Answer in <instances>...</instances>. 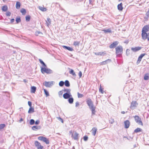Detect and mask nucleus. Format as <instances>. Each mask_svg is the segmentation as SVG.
<instances>
[{
    "instance_id": "1",
    "label": "nucleus",
    "mask_w": 149,
    "mask_h": 149,
    "mask_svg": "<svg viewBox=\"0 0 149 149\" xmlns=\"http://www.w3.org/2000/svg\"><path fill=\"white\" fill-rule=\"evenodd\" d=\"M123 48L121 45L118 46L115 48V53L116 56L118 57H120L123 52Z\"/></svg>"
},
{
    "instance_id": "2",
    "label": "nucleus",
    "mask_w": 149,
    "mask_h": 149,
    "mask_svg": "<svg viewBox=\"0 0 149 149\" xmlns=\"http://www.w3.org/2000/svg\"><path fill=\"white\" fill-rule=\"evenodd\" d=\"M134 118L135 122L139 125L141 126L143 125V123L142 119L138 116L135 115L134 117Z\"/></svg>"
},
{
    "instance_id": "3",
    "label": "nucleus",
    "mask_w": 149,
    "mask_h": 149,
    "mask_svg": "<svg viewBox=\"0 0 149 149\" xmlns=\"http://www.w3.org/2000/svg\"><path fill=\"white\" fill-rule=\"evenodd\" d=\"M141 36L143 40H145L147 39L148 41H149V32H142Z\"/></svg>"
},
{
    "instance_id": "4",
    "label": "nucleus",
    "mask_w": 149,
    "mask_h": 149,
    "mask_svg": "<svg viewBox=\"0 0 149 149\" xmlns=\"http://www.w3.org/2000/svg\"><path fill=\"white\" fill-rule=\"evenodd\" d=\"M38 139L40 141H42L44 142L45 143L47 144L49 143V140L45 137L43 136H39L38 137Z\"/></svg>"
},
{
    "instance_id": "5",
    "label": "nucleus",
    "mask_w": 149,
    "mask_h": 149,
    "mask_svg": "<svg viewBox=\"0 0 149 149\" xmlns=\"http://www.w3.org/2000/svg\"><path fill=\"white\" fill-rule=\"evenodd\" d=\"M79 134L76 132H73L72 134V137L74 140H78L79 139Z\"/></svg>"
},
{
    "instance_id": "6",
    "label": "nucleus",
    "mask_w": 149,
    "mask_h": 149,
    "mask_svg": "<svg viewBox=\"0 0 149 149\" xmlns=\"http://www.w3.org/2000/svg\"><path fill=\"white\" fill-rule=\"evenodd\" d=\"M41 71L43 74L45 73L47 74H50L51 72L52 71L50 69H48L45 68H41Z\"/></svg>"
},
{
    "instance_id": "7",
    "label": "nucleus",
    "mask_w": 149,
    "mask_h": 149,
    "mask_svg": "<svg viewBox=\"0 0 149 149\" xmlns=\"http://www.w3.org/2000/svg\"><path fill=\"white\" fill-rule=\"evenodd\" d=\"M34 144L35 146L38 149H43V146H42L40 143L38 141H35Z\"/></svg>"
},
{
    "instance_id": "8",
    "label": "nucleus",
    "mask_w": 149,
    "mask_h": 149,
    "mask_svg": "<svg viewBox=\"0 0 149 149\" xmlns=\"http://www.w3.org/2000/svg\"><path fill=\"white\" fill-rule=\"evenodd\" d=\"M138 105V103L136 101H132L131 102L130 107L132 109H134Z\"/></svg>"
},
{
    "instance_id": "9",
    "label": "nucleus",
    "mask_w": 149,
    "mask_h": 149,
    "mask_svg": "<svg viewBox=\"0 0 149 149\" xmlns=\"http://www.w3.org/2000/svg\"><path fill=\"white\" fill-rule=\"evenodd\" d=\"M149 31V25L145 26L142 28V32H147Z\"/></svg>"
},
{
    "instance_id": "10",
    "label": "nucleus",
    "mask_w": 149,
    "mask_h": 149,
    "mask_svg": "<svg viewBox=\"0 0 149 149\" xmlns=\"http://www.w3.org/2000/svg\"><path fill=\"white\" fill-rule=\"evenodd\" d=\"M86 102L88 105L89 106V108H90V107L92 106H94L93 104V102L91 99H88L86 100Z\"/></svg>"
},
{
    "instance_id": "11",
    "label": "nucleus",
    "mask_w": 149,
    "mask_h": 149,
    "mask_svg": "<svg viewBox=\"0 0 149 149\" xmlns=\"http://www.w3.org/2000/svg\"><path fill=\"white\" fill-rule=\"evenodd\" d=\"M118 44V42L117 41H115L111 44L109 47L110 48L112 49L115 47Z\"/></svg>"
},
{
    "instance_id": "12",
    "label": "nucleus",
    "mask_w": 149,
    "mask_h": 149,
    "mask_svg": "<svg viewBox=\"0 0 149 149\" xmlns=\"http://www.w3.org/2000/svg\"><path fill=\"white\" fill-rule=\"evenodd\" d=\"M44 85L47 87H50L53 85L52 82H46L45 81L44 84Z\"/></svg>"
},
{
    "instance_id": "13",
    "label": "nucleus",
    "mask_w": 149,
    "mask_h": 149,
    "mask_svg": "<svg viewBox=\"0 0 149 149\" xmlns=\"http://www.w3.org/2000/svg\"><path fill=\"white\" fill-rule=\"evenodd\" d=\"M63 98L65 99H67L72 97V95L70 93H65L63 95Z\"/></svg>"
},
{
    "instance_id": "14",
    "label": "nucleus",
    "mask_w": 149,
    "mask_h": 149,
    "mask_svg": "<svg viewBox=\"0 0 149 149\" xmlns=\"http://www.w3.org/2000/svg\"><path fill=\"white\" fill-rule=\"evenodd\" d=\"M125 127L126 128H128L130 125V122L128 120H125L124 122Z\"/></svg>"
},
{
    "instance_id": "15",
    "label": "nucleus",
    "mask_w": 149,
    "mask_h": 149,
    "mask_svg": "<svg viewBox=\"0 0 149 149\" xmlns=\"http://www.w3.org/2000/svg\"><path fill=\"white\" fill-rule=\"evenodd\" d=\"M142 47H132L131 48V50L134 52H136L140 50Z\"/></svg>"
},
{
    "instance_id": "16",
    "label": "nucleus",
    "mask_w": 149,
    "mask_h": 149,
    "mask_svg": "<svg viewBox=\"0 0 149 149\" xmlns=\"http://www.w3.org/2000/svg\"><path fill=\"white\" fill-rule=\"evenodd\" d=\"M146 55L145 54H141L138 58L137 63H139L141 62L142 58Z\"/></svg>"
},
{
    "instance_id": "17",
    "label": "nucleus",
    "mask_w": 149,
    "mask_h": 149,
    "mask_svg": "<svg viewBox=\"0 0 149 149\" xmlns=\"http://www.w3.org/2000/svg\"><path fill=\"white\" fill-rule=\"evenodd\" d=\"M97 129L95 127H93L91 130V132L93 135L94 136L95 135Z\"/></svg>"
},
{
    "instance_id": "18",
    "label": "nucleus",
    "mask_w": 149,
    "mask_h": 149,
    "mask_svg": "<svg viewBox=\"0 0 149 149\" xmlns=\"http://www.w3.org/2000/svg\"><path fill=\"white\" fill-rule=\"evenodd\" d=\"M117 7L118 9L120 11H122L123 9L122 3H121L120 4H118L117 6Z\"/></svg>"
},
{
    "instance_id": "19",
    "label": "nucleus",
    "mask_w": 149,
    "mask_h": 149,
    "mask_svg": "<svg viewBox=\"0 0 149 149\" xmlns=\"http://www.w3.org/2000/svg\"><path fill=\"white\" fill-rule=\"evenodd\" d=\"M90 109H91V110L92 111V115H94L95 114V107H94V106H92L90 108H89Z\"/></svg>"
},
{
    "instance_id": "20",
    "label": "nucleus",
    "mask_w": 149,
    "mask_h": 149,
    "mask_svg": "<svg viewBox=\"0 0 149 149\" xmlns=\"http://www.w3.org/2000/svg\"><path fill=\"white\" fill-rule=\"evenodd\" d=\"M63 47L65 49L70 51H72L73 50V48L70 47H67L65 46H63Z\"/></svg>"
},
{
    "instance_id": "21",
    "label": "nucleus",
    "mask_w": 149,
    "mask_h": 149,
    "mask_svg": "<svg viewBox=\"0 0 149 149\" xmlns=\"http://www.w3.org/2000/svg\"><path fill=\"white\" fill-rule=\"evenodd\" d=\"M142 130L139 127L137 128L136 129L134 130V132L135 133H138L139 132H141L142 131Z\"/></svg>"
},
{
    "instance_id": "22",
    "label": "nucleus",
    "mask_w": 149,
    "mask_h": 149,
    "mask_svg": "<svg viewBox=\"0 0 149 149\" xmlns=\"http://www.w3.org/2000/svg\"><path fill=\"white\" fill-rule=\"evenodd\" d=\"M36 90V87L33 86L31 88V93H35Z\"/></svg>"
},
{
    "instance_id": "23",
    "label": "nucleus",
    "mask_w": 149,
    "mask_h": 149,
    "mask_svg": "<svg viewBox=\"0 0 149 149\" xmlns=\"http://www.w3.org/2000/svg\"><path fill=\"white\" fill-rule=\"evenodd\" d=\"M20 3L19 2L17 1L16 2V7L17 9H19L20 7Z\"/></svg>"
},
{
    "instance_id": "24",
    "label": "nucleus",
    "mask_w": 149,
    "mask_h": 149,
    "mask_svg": "<svg viewBox=\"0 0 149 149\" xmlns=\"http://www.w3.org/2000/svg\"><path fill=\"white\" fill-rule=\"evenodd\" d=\"M8 7L7 6L5 5L2 7V10L3 11H6L8 10Z\"/></svg>"
},
{
    "instance_id": "25",
    "label": "nucleus",
    "mask_w": 149,
    "mask_h": 149,
    "mask_svg": "<svg viewBox=\"0 0 149 149\" xmlns=\"http://www.w3.org/2000/svg\"><path fill=\"white\" fill-rule=\"evenodd\" d=\"M39 9L42 11H45L47 10V9L45 8H44L43 7L39 6Z\"/></svg>"
},
{
    "instance_id": "26",
    "label": "nucleus",
    "mask_w": 149,
    "mask_h": 149,
    "mask_svg": "<svg viewBox=\"0 0 149 149\" xmlns=\"http://www.w3.org/2000/svg\"><path fill=\"white\" fill-rule=\"evenodd\" d=\"M149 78V74L148 73H147L144 76V79L145 80H148Z\"/></svg>"
},
{
    "instance_id": "27",
    "label": "nucleus",
    "mask_w": 149,
    "mask_h": 149,
    "mask_svg": "<svg viewBox=\"0 0 149 149\" xmlns=\"http://www.w3.org/2000/svg\"><path fill=\"white\" fill-rule=\"evenodd\" d=\"M34 111V109L33 108L31 107L29 108L28 111V113H31L33 112Z\"/></svg>"
},
{
    "instance_id": "28",
    "label": "nucleus",
    "mask_w": 149,
    "mask_h": 149,
    "mask_svg": "<svg viewBox=\"0 0 149 149\" xmlns=\"http://www.w3.org/2000/svg\"><path fill=\"white\" fill-rule=\"evenodd\" d=\"M20 12L23 15H25L26 13V10L24 8L21 9L20 10Z\"/></svg>"
},
{
    "instance_id": "29",
    "label": "nucleus",
    "mask_w": 149,
    "mask_h": 149,
    "mask_svg": "<svg viewBox=\"0 0 149 149\" xmlns=\"http://www.w3.org/2000/svg\"><path fill=\"white\" fill-rule=\"evenodd\" d=\"M69 73L73 76H76L75 73L73 70L71 69L69 71Z\"/></svg>"
},
{
    "instance_id": "30",
    "label": "nucleus",
    "mask_w": 149,
    "mask_h": 149,
    "mask_svg": "<svg viewBox=\"0 0 149 149\" xmlns=\"http://www.w3.org/2000/svg\"><path fill=\"white\" fill-rule=\"evenodd\" d=\"M99 91L102 94L104 93V88H102L101 85H100V86L99 89Z\"/></svg>"
},
{
    "instance_id": "31",
    "label": "nucleus",
    "mask_w": 149,
    "mask_h": 149,
    "mask_svg": "<svg viewBox=\"0 0 149 149\" xmlns=\"http://www.w3.org/2000/svg\"><path fill=\"white\" fill-rule=\"evenodd\" d=\"M65 85L67 87H69L70 86V84L68 80H65Z\"/></svg>"
},
{
    "instance_id": "32",
    "label": "nucleus",
    "mask_w": 149,
    "mask_h": 149,
    "mask_svg": "<svg viewBox=\"0 0 149 149\" xmlns=\"http://www.w3.org/2000/svg\"><path fill=\"white\" fill-rule=\"evenodd\" d=\"M80 44V42L75 41L74 42L73 45L74 46H78Z\"/></svg>"
},
{
    "instance_id": "33",
    "label": "nucleus",
    "mask_w": 149,
    "mask_h": 149,
    "mask_svg": "<svg viewBox=\"0 0 149 149\" xmlns=\"http://www.w3.org/2000/svg\"><path fill=\"white\" fill-rule=\"evenodd\" d=\"M68 99V102L70 104H72L73 103V99L72 97H70V98H69Z\"/></svg>"
},
{
    "instance_id": "34",
    "label": "nucleus",
    "mask_w": 149,
    "mask_h": 149,
    "mask_svg": "<svg viewBox=\"0 0 149 149\" xmlns=\"http://www.w3.org/2000/svg\"><path fill=\"white\" fill-rule=\"evenodd\" d=\"M26 20L27 21H29L30 19V16L29 15H28L26 16Z\"/></svg>"
},
{
    "instance_id": "35",
    "label": "nucleus",
    "mask_w": 149,
    "mask_h": 149,
    "mask_svg": "<svg viewBox=\"0 0 149 149\" xmlns=\"http://www.w3.org/2000/svg\"><path fill=\"white\" fill-rule=\"evenodd\" d=\"M21 19H20V17H17L16 18V22L17 23H18L19 22H21Z\"/></svg>"
},
{
    "instance_id": "36",
    "label": "nucleus",
    "mask_w": 149,
    "mask_h": 149,
    "mask_svg": "<svg viewBox=\"0 0 149 149\" xmlns=\"http://www.w3.org/2000/svg\"><path fill=\"white\" fill-rule=\"evenodd\" d=\"M32 129L33 130L36 131L39 129V127L36 126H34L32 127Z\"/></svg>"
},
{
    "instance_id": "37",
    "label": "nucleus",
    "mask_w": 149,
    "mask_h": 149,
    "mask_svg": "<svg viewBox=\"0 0 149 149\" xmlns=\"http://www.w3.org/2000/svg\"><path fill=\"white\" fill-rule=\"evenodd\" d=\"M63 90L64 92H66V93H70V92L71 91L70 89H64Z\"/></svg>"
},
{
    "instance_id": "38",
    "label": "nucleus",
    "mask_w": 149,
    "mask_h": 149,
    "mask_svg": "<svg viewBox=\"0 0 149 149\" xmlns=\"http://www.w3.org/2000/svg\"><path fill=\"white\" fill-rule=\"evenodd\" d=\"M6 126V125L4 124H0V130L2 129Z\"/></svg>"
},
{
    "instance_id": "39",
    "label": "nucleus",
    "mask_w": 149,
    "mask_h": 149,
    "mask_svg": "<svg viewBox=\"0 0 149 149\" xmlns=\"http://www.w3.org/2000/svg\"><path fill=\"white\" fill-rule=\"evenodd\" d=\"M63 90H62V91H60L58 92V95L60 97H61L62 96V95L63 94Z\"/></svg>"
},
{
    "instance_id": "40",
    "label": "nucleus",
    "mask_w": 149,
    "mask_h": 149,
    "mask_svg": "<svg viewBox=\"0 0 149 149\" xmlns=\"http://www.w3.org/2000/svg\"><path fill=\"white\" fill-rule=\"evenodd\" d=\"M45 93V95H46L47 97L49 96V94L48 92L45 89H43Z\"/></svg>"
},
{
    "instance_id": "41",
    "label": "nucleus",
    "mask_w": 149,
    "mask_h": 149,
    "mask_svg": "<svg viewBox=\"0 0 149 149\" xmlns=\"http://www.w3.org/2000/svg\"><path fill=\"white\" fill-rule=\"evenodd\" d=\"M111 61V60L110 59H108L106 60H105L104 61V62H104L105 63V65H106L110 62Z\"/></svg>"
},
{
    "instance_id": "42",
    "label": "nucleus",
    "mask_w": 149,
    "mask_h": 149,
    "mask_svg": "<svg viewBox=\"0 0 149 149\" xmlns=\"http://www.w3.org/2000/svg\"><path fill=\"white\" fill-rule=\"evenodd\" d=\"M51 22V20L50 18H47V20L46 21V22L47 23L48 25H49Z\"/></svg>"
},
{
    "instance_id": "43",
    "label": "nucleus",
    "mask_w": 149,
    "mask_h": 149,
    "mask_svg": "<svg viewBox=\"0 0 149 149\" xmlns=\"http://www.w3.org/2000/svg\"><path fill=\"white\" fill-rule=\"evenodd\" d=\"M109 123L111 124H113L114 122V120L113 118H111L109 120Z\"/></svg>"
},
{
    "instance_id": "44",
    "label": "nucleus",
    "mask_w": 149,
    "mask_h": 149,
    "mask_svg": "<svg viewBox=\"0 0 149 149\" xmlns=\"http://www.w3.org/2000/svg\"><path fill=\"white\" fill-rule=\"evenodd\" d=\"M64 84V82L62 81H60L59 83V85L60 86H62Z\"/></svg>"
},
{
    "instance_id": "45",
    "label": "nucleus",
    "mask_w": 149,
    "mask_h": 149,
    "mask_svg": "<svg viewBox=\"0 0 149 149\" xmlns=\"http://www.w3.org/2000/svg\"><path fill=\"white\" fill-rule=\"evenodd\" d=\"M105 54H106V53H104V52H99L97 53V55L102 56L104 55Z\"/></svg>"
},
{
    "instance_id": "46",
    "label": "nucleus",
    "mask_w": 149,
    "mask_h": 149,
    "mask_svg": "<svg viewBox=\"0 0 149 149\" xmlns=\"http://www.w3.org/2000/svg\"><path fill=\"white\" fill-rule=\"evenodd\" d=\"M103 31H104L105 33H107V32H111V30L110 29H107V30H102Z\"/></svg>"
},
{
    "instance_id": "47",
    "label": "nucleus",
    "mask_w": 149,
    "mask_h": 149,
    "mask_svg": "<svg viewBox=\"0 0 149 149\" xmlns=\"http://www.w3.org/2000/svg\"><path fill=\"white\" fill-rule=\"evenodd\" d=\"M34 120L33 119H31L30 122V124L31 125H32L34 124Z\"/></svg>"
},
{
    "instance_id": "48",
    "label": "nucleus",
    "mask_w": 149,
    "mask_h": 149,
    "mask_svg": "<svg viewBox=\"0 0 149 149\" xmlns=\"http://www.w3.org/2000/svg\"><path fill=\"white\" fill-rule=\"evenodd\" d=\"M39 61L40 62V63L42 64V65L45 66H46V65L44 63L41 59H39Z\"/></svg>"
},
{
    "instance_id": "49",
    "label": "nucleus",
    "mask_w": 149,
    "mask_h": 149,
    "mask_svg": "<svg viewBox=\"0 0 149 149\" xmlns=\"http://www.w3.org/2000/svg\"><path fill=\"white\" fill-rule=\"evenodd\" d=\"M77 95L79 98H81L83 96V95L82 94H80L78 92L77 93Z\"/></svg>"
},
{
    "instance_id": "50",
    "label": "nucleus",
    "mask_w": 149,
    "mask_h": 149,
    "mask_svg": "<svg viewBox=\"0 0 149 149\" xmlns=\"http://www.w3.org/2000/svg\"><path fill=\"white\" fill-rule=\"evenodd\" d=\"M146 15L148 17H149V8L148 9V11L146 13Z\"/></svg>"
},
{
    "instance_id": "51",
    "label": "nucleus",
    "mask_w": 149,
    "mask_h": 149,
    "mask_svg": "<svg viewBox=\"0 0 149 149\" xmlns=\"http://www.w3.org/2000/svg\"><path fill=\"white\" fill-rule=\"evenodd\" d=\"M84 140L85 141H86L88 139V137L86 136H85L84 137Z\"/></svg>"
},
{
    "instance_id": "52",
    "label": "nucleus",
    "mask_w": 149,
    "mask_h": 149,
    "mask_svg": "<svg viewBox=\"0 0 149 149\" xmlns=\"http://www.w3.org/2000/svg\"><path fill=\"white\" fill-rule=\"evenodd\" d=\"M6 15L7 16H10V15H11V13L10 12H7L6 13Z\"/></svg>"
},
{
    "instance_id": "53",
    "label": "nucleus",
    "mask_w": 149,
    "mask_h": 149,
    "mask_svg": "<svg viewBox=\"0 0 149 149\" xmlns=\"http://www.w3.org/2000/svg\"><path fill=\"white\" fill-rule=\"evenodd\" d=\"M82 75V72L81 71H79V78H81V77Z\"/></svg>"
},
{
    "instance_id": "54",
    "label": "nucleus",
    "mask_w": 149,
    "mask_h": 149,
    "mask_svg": "<svg viewBox=\"0 0 149 149\" xmlns=\"http://www.w3.org/2000/svg\"><path fill=\"white\" fill-rule=\"evenodd\" d=\"M130 50L129 49H127L126 51V54L127 55H128L130 53Z\"/></svg>"
},
{
    "instance_id": "55",
    "label": "nucleus",
    "mask_w": 149,
    "mask_h": 149,
    "mask_svg": "<svg viewBox=\"0 0 149 149\" xmlns=\"http://www.w3.org/2000/svg\"><path fill=\"white\" fill-rule=\"evenodd\" d=\"M28 104L29 105L30 107H31L32 103L31 102L28 101Z\"/></svg>"
},
{
    "instance_id": "56",
    "label": "nucleus",
    "mask_w": 149,
    "mask_h": 149,
    "mask_svg": "<svg viewBox=\"0 0 149 149\" xmlns=\"http://www.w3.org/2000/svg\"><path fill=\"white\" fill-rule=\"evenodd\" d=\"M79 104L78 102H76L75 103V106L76 107H78L79 106Z\"/></svg>"
},
{
    "instance_id": "57",
    "label": "nucleus",
    "mask_w": 149,
    "mask_h": 149,
    "mask_svg": "<svg viewBox=\"0 0 149 149\" xmlns=\"http://www.w3.org/2000/svg\"><path fill=\"white\" fill-rule=\"evenodd\" d=\"M105 62L103 61L100 63V65H105V63H104Z\"/></svg>"
},
{
    "instance_id": "58",
    "label": "nucleus",
    "mask_w": 149,
    "mask_h": 149,
    "mask_svg": "<svg viewBox=\"0 0 149 149\" xmlns=\"http://www.w3.org/2000/svg\"><path fill=\"white\" fill-rule=\"evenodd\" d=\"M39 123V121L38 120H37L35 122V124H38Z\"/></svg>"
},
{
    "instance_id": "59",
    "label": "nucleus",
    "mask_w": 149,
    "mask_h": 149,
    "mask_svg": "<svg viewBox=\"0 0 149 149\" xmlns=\"http://www.w3.org/2000/svg\"><path fill=\"white\" fill-rule=\"evenodd\" d=\"M15 19H12L10 20V22L11 23H13L14 22Z\"/></svg>"
},
{
    "instance_id": "60",
    "label": "nucleus",
    "mask_w": 149,
    "mask_h": 149,
    "mask_svg": "<svg viewBox=\"0 0 149 149\" xmlns=\"http://www.w3.org/2000/svg\"><path fill=\"white\" fill-rule=\"evenodd\" d=\"M23 119H22V118H21L20 119V120H19V122H22V121H23Z\"/></svg>"
},
{
    "instance_id": "61",
    "label": "nucleus",
    "mask_w": 149,
    "mask_h": 149,
    "mask_svg": "<svg viewBox=\"0 0 149 149\" xmlns=\"http://www.w3.org/2000/svg\"><path fill=\"white\" fill-rule=\"evenodd\" d=\"M121 113L123 114H124L125 113V112L124 111H121Z\"/></svg>"
},
{
    "instance_id": "62",
    "label": "nucleus",
    "mask_w": 149,
    "mask_h": 149,
    "mask_svg": "<svg viewBox=\"0 0 149 149\" xmlns=\"http://www.w3.org/2000/svg\"><path fill=\"white\" fill-rule=\"evenodd\" d=\"M37 33L38 34H40V33L42 34V33L40 32H37Z\"/></svg>"
},
{
    "instance_id": "63",
    "label": "nucleus",
    "mask_w": 149,
    "mask_h": 149,
    "mask_svg": "<svg viewBox=\"0 0 149 149\" xmlns=\"http://www.w3.org/2000/svg\"><path fill=\"white\" fill-rule=\"evenodd\" d=\"M69 132L70 133V134H72V130L70 131Z\"/></svg>"
},
{
    "instance_id": "64",
    "label": "nucleus",
    "mask_w": 149,
    "mask_h": 149,
    "mask_svg": "<svg viewBox=\"0 0 149 149\" xmlns=\"http://www.w3.org/2000/svg\"><path fill=\"white\" fill-rule=\"evenodd\" d=\"M6 1V0H3V1L4 2H5Z\"/></svg>"
}]
</instances>
